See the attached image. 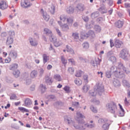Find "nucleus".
I'll return each instance as SVG.
<instances>
[{
	"instance_id": "obj_1",
	"label": "nucleus",
	"mask_w": 130,
	"mask_h": 130,
	"mask_svg": "<svg viewBox=\"0 0 130 130\" xmlns=\"http://www.w3.org/2000/svg\"><path fill=\"white\" fill-rule=\"evenodd\" d=\"M104 92V86L103 85L101 84L100 83H96L94 87V90H92L89 91V94L90 96H95L97 95V93L101 96L102 93Z\"/></svg>"
},
{
	"instance_id": "obj_2",
	"label": "nucleus",
	"mask_w": 130,
	"mask_h": 130,
	"mask_svg": "<svg viewBox=\"0 0 130 130\" xmlns=\"http://www.w3.org/2000/svg\"><path fill=\"white\" fill-rule=\"evenodd\" d=\"M106 107L109 112H110V113L112 114H115L116 110H117V106H116V104L113 102L108 103L106 105Z\"/></svg>"
},
{
	"instance_id": "obj_3",
	"label": "nucleus",
	"mask_w": 130,
	"mask_h": 130,
	"mask_svg": "<svg viewBox=\"0 0 130 130\" xmlns=\"http://www.w3.org/2000/svg\"><path fill=\"white\" fill-rule=\"evenodd\" d=\"M73 126L76 129L85 130L87 128V123H85L84 120H78V125L74 124Z\"/></svg>"
},
{
	"instance_id": "obj_4",
	"label": "nucleus",
	"mask_w": 130,
	"mask_h": 130,
	"mask_svg": "<svg viewBox=\"0 0 130 130\" xmlns=\"http://www.w3.org/2000/svg\"><path fill=\"white\" fill-rule=\"evenodd\" d=\"M128 55H129V53L127 49L125 48L121 50L120 57L122 59H124V60H128Z\"/></svg>"
},
{
	"instance_id": "obj_5",
	"label": "nucleus",
	"mask_w": 130,
	"mask_h": 130,
	"mask_svg": "<svg viewBox=\"0 0 130 130\" xmlns=\"http://www.w3.org/2000/svg\"><path fill=\"white\" fill-rule=\"evenodd\" d=\"M112 54H113L112 51H109L107 54V57L109 61H111L112 63H115L116 62V57L112 55Z\"/></svg>"
},
{
	"instance_id": "obj_6",
	"label": "nucleus",
	"mask_w": 130,
	"mask_h": 130,
	"mask_svg": "<svg viewBox=\"0 0 130 130\" xmlns=\"http://www.w3.org/2000/svg\"><path fill=\"white\" fill-rule=\"evenodd\" d=\"M114 75L116 78H118L119 79L125 78V74L122 71L119 70H115L114 72Z\"/></svg>"
},
{
	"instance_id": "obj_7",
	"label": "nucleus",
	"mask_w": 130,
	"mask_h": 130,
	"mask_svg": "<svg viewBox=\"0 0 130 130\" xmlns=\"http://www.w3.org/2000/svg\"><path fill=\"white\" fill-rule=\"evenodd\" d=\"M40 12L43 20L46 21V22H48V21H49V19H50V17L49 16V15L47 14L46 11H44L43 9H41Z\"/></svg>"
},
{
	"instance_id": "obj_8",
	"label": "nucleus",
	"mask_w": 130,
	"mask_h": 130,
	"mask_svg": "<svg viewBox=\"0 0 130 130\" xmlns=\"http://www.w3.org/2000/svg\"><path fill=\"white\" fill-rule=\"evenodd\" d=\"M118 69H119V70H123L124 73H125V74L127 75H129V74H130L129 70L125 68V67L124 66L123 64L121 62L118 63Z\"/></svg>"
},
{
	"instance_id": "obj_9",
	"label": "nucleus",
	"mask_w": 130,
	"mask_h": 130,
	"mask_svg": "<svg viewBox=\"0 0 130 130\" xmlns=\"http://www.w3.org/2000/svg\"><path fill=\"white\" fill-rule=\"evenodd\" d=\"M21 6L22 8H23V9H27V8H30V7H31V5L28 2V0L21 1Z\"/></svg>"
},
{
	"instance_id": "obj_10",
	"label": "nucleus",
	"mask_w": 130,
	"mask_h": 130,
	"mask_svg": "<svg viewBox=\"0 0 130 130\" xmlns=\"http://www.w3.org/2000/svg\"><path fill=\"white\" fill-rule=\"evenodd\" d=\"M9 56L12 58H14V59L17 58V57L18 56V52L14 50L10 51L9 53Z\"/></svg>"
},
{
	"instance_id": "obj_11",
	"label": "nucleus",
	"mask_w": 130,
	"mask_h": 130,
	"mask_svg": "<svg viewBox=\"0 0 130 130\" xmlns=\"http://www.w3.org/2000/svg\"><path fill=\"white\" fill-rule=\"evenodd\" d=\"M76 9L78 12H83L85 10V6L82 4H79L77 5Z\"/></svg>"
},
{
	"instance_id": "obj_12",
	"label": "nucleus",
	"mask_w": 130,
	"mask_h": 130,
	"mask_svg": "<svg viewBox=\"0 0 130 130\" xmlns=\"http://www.w3.org/2000/svg\"><path fill=\"white\" fill-rule=\"evenodd\" d=\"M64 121L65 122H66V123H68V124H72L74 125V121H73L71 118L68 117V116H64Z\"/></svg>"
},
{
	"instance_id": "obj_13",
	"label": "nucleus",
	"mask_w": 130,
	"mask_h": 130,
	"mask_svg": "<svg viewBox=\"0 0 130 130\" xmlns=\"http://www.w3.org/2000/svg\"><path fill=\"white\" fill-rule=\"evenodd\" d=\"M32 104V101L29 98H26L24 100V106L26 107H30V106Z\"/></svg>"
},
{
	"instance_id": "obj_14",
	"label": "nucleus",
	"mask_w": 130,
	"mask_h": 130,
	"mask_svg": "<svg viewBox=\"0 0 130 130\" xmlns=\"http://www.w3.org/2000/svg\"><path fill=\"white\" fill-rule=\"evenodd\" d=\"M9 7L7 3L5 1H2L0 3V9L1 10H6Z\"/></svg>"
},
{
	"instance_id": "obj_15",
	"label": "nucleus",
	"mask_w": 130,
	"mask_h": 130,
	"mask_svg": "<svg viewBox=\"0 0 130 130\" xmlns=\"http://www.w3.org/2000/svg\"><path fill=\"white\" fill-rule=\"evenodd\" d=\"M29 41L31 46H37V45H38V43L37 41L32 38H29Z\"/></svg>"
},
{
	"instance_id": "obj_16",
	"label": "nucleus",
	"mask_w": 130,
	"mask_h": 130,
	"mask_svg": "<svg viewBox=\"0 0 130 130\" xmlns=\"http://www.w3.org/2000/svg\"><path fill=\"white\" fill-rule=\"evenodd\" d=\"M38 76V72L36 70H33L30 72V76L31 79H36Z\"/></svg>"
},
{
	"instance_id": "obj_17",
	"label": "nucleus",
	"mask_w": 130,
	"mask_h": 130,
	"mask_svg": "<svg viewBox=\"0 0 130 130\" xmlns=\"http://www.w3.org/2000/svg\"><path fill=\"white\" fill-rule=\"evenodd\" d=\"M14 43V37H8L6 40V45H11Z\"/></svg>"
},
{
	"instance_id": "obj_18",
	"label": "nucleus",
	"mask_w": 130,
	"mask_h": 130,
	"mask_svg": "<svg viewBox=\"0 0 130 130\" xmlns=\"http://www.w3.org/2000/svg\"><path fill=\"white\" fill-rule=\"evenodd\" d=\"M49 11L52 15H54V13H55V5L52 4L49 8Z\"/></svg>"
},
{
	"instance_id": "obj_19",
	"label": "nucleus",
	"mask_w": 130,
	"mask_h": 130,
	"mask_svg": "<svg viewBox=\"0 0 130 130\" xmlns=\"http://www.w3.org/2000/svg\"><path fill=\"white\" fill-rule=\"evenodd\" d=\"M99 63H100V60H99V58L91 61V66H93V67H97Z\"/></svg>"
},
{
	"instance_id": "obj_20",
	"label": "nucleus",
	"mask_w": 130,
	"mask_h": 130,
	"mask_svg": "<svg viewBox=\"0 0 130 130\" xmlns=\"http://www.w3.org/2000/svg\"><path fill=\"white\" fill-rule=\"evenodd\" d=\"M113 85L116 87H120V81L118 79H114L113 80Z\"/></svg>"
},
{
	"instance_id": "obj_21",
	"label": "nucleus",
	"mask_w": 130,
	"mask_h": 130,
	"mask_svg": "<svg viewBox=\"0 0 130 130\" xmlns=\"http://www.w3.org/2000/svg\"><path fill=\"white\" fill-rule=\"evenodd\" d=\"M61 28L62 31L63 32H68L69 30L70 29V27H69V25L67 24H63L61 26Z\"/></svg>"
},
{
	"instance_id": "obj_22",
	"label": "nucleus",
	"mask_w": 130,
	"mask_h": 130,
	"mask_svg": "<svg viewBox=\"0 0 130 130\" xmlns=\"http://www.w3.org/2000/svg\"><path fill=\"white\" fill-rule=\"evenodd\" d=\"M99 11H100L101 14H106V13H107V9H106L104 5H102L101 8L99 9Z\"/></svg>"
},
{
	"instance_id": "obj_23",
	"label": "nucleus",
	"mask_w": 130,
	"mask_h": 130,
	"mask_svg": "<svg viewBox=\"0 0 130 130\" xmlns=\"http://www.w3.org/2000/svg\"><path fill=\"white\" fill-rule=\"evenodd\" d=\"M75 11V9L72 6H70L66 9V12L68 14H73Z\"/></svg>"
},
{
	"instance_id": "obj_24",
	"label": "nucleus",
	"mask_w": 130,
	"mask_h": 130,
	"mask_svg": "<svg viewBox=\"0 0 130 130\" xmlns=\"http://www.w3.org/2000/svg\"><path fill=\"white\" fill-rule=\"evenodd\" d=\"M45 82L47 85H52V83H53V80H52V78L51 77H47Z\"/></svg>"
},
{
	"instance_id": "obj_25",
	"label": "nucleus",
	"mask_w": 130,
	"mask_h": 130,
	"mask_svg": "<svg viewBox=\"0 0 130 130\" xmlns=\"http://www.w3.org/2000/svg\"><path fill=\"white\" fill-rule=\"evenodd\" d=\"M115 26L117 27V28H119L122 27V26H123V21L118 20L117 22H116Z\"/></svg>"
},
{
	"instance_id": "obj_26",
	"label": "nucleus",
	"mask_w": 130,
	"mask_h": 130,
	"mask_svg": "<svg viewBox=\"0 0 130 130\" xmlns=\"http://www.w3.org/2000/svg\"><path fill=\"white\" fill-rule=\"evenodd\" d=\"M39 88L41 93H45V91H46V89H47L46 88V86L42 84H40Z\"/></svg>"
},
{
	"instance_id": "obj_27",
	"label": "nucleus",
	"mask_w": 130,
	"mask_h": 130,
	"mask_svg": "<svg viewBox=\"0 0 130 130\" xmlns=\"http://www.w3.org/2000/svg\"><path fill=\"white\" fill-rule=\"evenodd\" d=\"M121 44H122V42L120 41L119 40H116L115 45L117 48H120L121 47Z\"/></svg>"
},
{
	"instance_id": "obj_28",
	"label": "nucleus",
	"mask_w": 130,
	"mask_h": 130,
	"mask_svg": "<svg viewBox=\"0 0 130 130\" xmlns=\"http://www.w3.org/2000/svg\"><path fill=\"white\" fill-rule=\"evenodd\" d=\"M99 12L98 11H95L91 13L90 17L91 18H92V19H95V18H97V17H99Z\"/></svg>"
},
{
	"instance_id": "obj_29",
	"label": "nucleus",
	"mask_w": 130,
	"mask_h": 130,
	"mask_svg": "<svg viewBox=\"0 0 130 130\" xmlns=\"http://www.w3.org/2000/svg\"><path fill=\"white\" fill-rule=\"evenodd\" d=\"M43 63L45 64V63L49 60V56H47L46 54H44L43 55Z\"/></svg>"
},
{
	"instance_id": "obj_30",
	"label": "nucleus",
	"mask_w": 130,
	"mask_h": 130,
	"mask_svg": "<svg viewBox=\"0 0 130 130\" xmlns=\"http://www.w3.org/2000/svg\"><path fill=\"white\" fill-rule=\"evenodd\" d=\"M44 32L45 33V34H46V35H49V36H51L52 35L51 30H50L48 28H44Z\"/></svg>"
},
{
	"instance_id": "obj_31",
	"label": "nucleus",
	"mask_w": 130,
	"mask_h": 130,
	"mask_svg": "<svg viewBox=\"0 0 130 130\" xmlns=\"http://www.w3.org/2000/svg\"><path fill=\"white\" fill-rule=\"evenodd\" d=\"M89 89H90V86L87 84H86L83 87H82V91L84 93H87L88 91H89Z\"/></svg>"
},
{
	"instance_id": "obj_32",
	"label": "nucleus",
	"mask_w": 130,
	"mask_h": 130,
	"mask_svg": "<svg viewBox=\"0 0 130 130\" xmlns=\"http://www.w3.org/2000/svg\"><path fill=\"white\" fill-rule=\"evenodd\" d=\"M49 40L51 41V42H53V43L54 44L57 41V39L56 38V37L52 36V35L50 36Z\"/></svg>"
},
{
	"instance_id": "obj_33",
	"label": "nucleus",
	"mask_w": 130,
	"mask_h": 130,
	"mask_svg": "<svg viewBox=\"0 0 130 130\" xmlns=\"http://www.w3.org/2000/svg\"><path fill=\"white\" fill-rule=\"evenodd\" d=\"M66 48H67V51L68 52H70L71 53V54H75V52L74 51V50L70 47L69 45L66 46Z\"/></svg>"
},
{
	"instance_id": "obj_34",
	"label": "nucleus",
	"mask_w": 130,
	"mask_h": 130,
	"mask_svg": "<svg viewBox=\"0 0 130 130\" xmlns=\"http://www.w3.org/2000/svg\"><path fill=\"white\" fill-rule=\"evenodd\" d=\"M67 22L69 26H72V25H73V22H74V19H73V17L67 18Z\"/></svg>"
},
{
	"instance_id": "obj_35",
	"label": "nucleus",
	"mask_w": 130,
	"mask_h": 130,
	"mask_svg": "<svg viewBox=\"0 0 130 130\" xmlns=\"http://www.w3.org/2000/svg\"><path fill=\"white\" fill-rule=\"evenodd\" d=\"M88 37H91L92 38H94L95 37V34L93 30H89L87 32Z\"/></svg>"
},
{
	"instance_id": "obj_36",
	"label": "nucleus",
	"mask_w": 130,
	"mask_h": 130,
	"mask_svg": "<svg viewBox=\"0 0 130 130\" xmlns=\"http://www.w3.org/2000/svg\"><path fill=\"white\" fill-rule=\"evenodd\" d=\"M61 61L62 63L66 67L67 63H68V60L64 58V56H61Z\"/></svg>"
},
{
	"instance_id": "obj_37",
	"label": "nucleus",
	"mask_w": 130,
	"mask_h": 130,
	"mask_svg": "<svg viewBox=\"0 0 130 130\" xmlns=\"http://www.w3.org/2000/svg\"><path fill=\"white\" fill-rule=\"evenodd\" d=\"M94 29L97 33L101 32V27L98 25H95L94 27Z\"/></svg>"
},
{
	"instance_id": "obj_38",
	"label": "nucleus",
	"mask_w": 130,
	"mask_h": 130,
	"mask_svg": "<svg viewBox=\"0 0 130 130\" xmlns=\"http://www.w3.org/2000/svg\"><path fill=\"white\" fill-rule=\"evenodd\" d=\"M74 82L76 85H77V86H81V85H82V80H81L80 79H75Z\"/></svg>"
},
{
	"instance_id": "obj_39",
	"label": "nucleus",
	"mask_w": 130,
	"mask_h": 130,
	"mask_svg": "<svg viewBox=\"0 0 130 130\" xmlns=\"http://www.w3.org/2000/svg\"><path fill=\"white\" fill-rule=\"evenodd\" d=\"M13 74L15 77V78H18L20 76V71L15 70L13 71Z\"/></svg>"
},
{
	"instance_id": "obj_40",
	"label": "nucleus",
	"mask_w": 130,
	"mask_h": 130,
	"mask_svg": "<svg viewBox=\"0 0 130 130\" xmlns=\"http://www.w3.org/2000/svg\"><path fill=\"white\" fill-rule=\"evenodd\" d=\"M54 79L56 80V81H58V82H60L61 81V77L59 74H56L54 76Z\"/></svg>"
},
{
	"instance_id": "obj_41",
	"label": "nucleus",
	"mask_w": 130,
	"mask_h": 130,
	"mask_svg": "<svg viewBox=\"0 0 130 130\" xmlns=\"http://www.w3.org/2000/svg\"><path fill=\"white\" fill-rule=\"evenodd\" d=\"M19 110L21 111V112H29V110L22 107L18 108Z\"/></svg>"
},
{
	"instance_id": "obj_42",
	"label": "nucleus",
	"mask_w": 130,
	"mask_h": 130,
	"mask_svg": "<svg viewBox=\"0 0 130 130\" xmlns=\"http://www.w3.org/2000/svg\"><path fill=\"white\" fill-rule=\"evenodd\" d=\"M54 45L55 46V47H58L60 46V45H62V42L61 41H57L56 42H55Z\"/></svg>"
},
{
	"instance_id": "obj_43",
	"label": "nucleus",
	"mask_w": 130,
	"mask_h": 130,
	"mask_svg": "<svg viewBox=\"0 0 130 130\" xmlns=\"http://www.w3.org/2000/svg\"><path fill=\"white\" fill-rule=\"evenodd\" d=\"M123 85L125 87H127V88H129L130 84L126 80H123Z\"/></svg>"
},
{
	"instance_id": "obj_44",
	"label": "nucleus",
	"mask_w": 130,
	"mask_h": 130,
	"mask_svg": "<svg viewBox=\"0 0 130 130\" xmlns=\"http://www.w3.org/2000/svg\"><path fill=\"white\" fill-rule=\"evenodd\" d=\"M110 125V124L108 123L103 124V129H104V130L109 129Z\"/></svg>"
},
{
	"instance_id": "obj_45",
	"label": "nucleus",
	"mask_w": 130,
	"mask_h": 130,
	"mask_svg": "<svg viewBox=\"0 0 130 130\" xmlns=\"http://www.w3.org/2000/svg\"><path fill=\"white\" fill-rule=\"evenodd\" d=\"M8 37H13L15 36V31L13 30H10L8 32Z\"/></svg>"
},
{
	"instance_id": "obj_46",
	"label": "nucleus",
	"mask_w": 130,
	"mask_h": 130,
	"mask_svg": "<svg viewBox=\"0 0 130 130\" xmlns=\"http://www.w3.org/2000/svg\"><path fill=\"white\" fill-rule=\"evenodd\" d=\"M72 37H73L74 39H79V34L78 32L73 33Z\"/></svg>"
},
{
	"instance_id": "obj_47",
	"label": "nucleus",
	"mask_w": 130,
	"mask_h": 130,
	"mask_svg": "<svg viewBox=\"0 0 130 130\" xmlns=\"http://www.w3.org/2000/svg\"><path fill=\"white\" fill-rule=\"evenodd\" d=\"M82 46L85 49H88V48H89V43L88 42H84L82 44Z\"/></svg>"
},
{
	"instance_id": "obj_48",
	"label": "nucleus",
	"mask_w": 130,
	"mask_h": 130,
	"mask_svg": "<svg viewBox=\"0 0 130 130\" xmlns=\"http://www.w3.org/2000/svg\"><path fill=\"white\" fill-rule=\"evenodd\" d=\"M106 77L108 78V79H110L111 78V72L109 71L106 72Z\"/></svg>"
},
{
	"instance_id": "obj_49",
	"label": "nucleus",
	"mask_w": 130,
	"mask_h": 130,
	"mask_svg": "<svg viewBox=\"0 0 130 130\" xmlns=\"http://www.w3.org/2000/svg\"><path fill=\"white\" fill-rule=\"evenodd\" d=\"M77 117L78 118H85V116L82 114L81 112H77Z\"/></svg>"
},
{
	"instance_id": "obj_50",
	"label": "nucleus",
	"mask_w": 130,
	"mask_h": 130,
	"mask_svg": "<svg viewBox=\"0 0 130 130\" xmlns=\"http://www.w3.org/2000/svg\"><path fill=\"white\" fill-rule=\"evenodd\" d=\"M60 20L61 22H65L66 20H67V16L64 15H62L60 16Z\"/></svg>"
},
{
	"instance_id": "obj_51",
	"label": "nucleus",
	"mask_w": 130,
	"mask_h": 130,
	"mask_svg": "<svg viewBox=\"0 0 130 130\" xmlns=\"http://www.w3.org/2000/svg\"><path fill=\"white\" fill-rule=\"evenodd\" d=\"M16 69H18V64L17 63L13 64L11 68V71H14L16 70Z\"/></svg>"
},
{
	"instance_id": "obj_52",
	"label": "nucleus",
	"mask_w": 130,
	"mask_h": 130,
	"mask_svg": "<svg viewBox=\"0 0 130 130\" xmlns=\"http://www.w3.org/2000/svg\"><path fill=\"white\" fill-rule=\"evenodd\" d=\"M88 34L86 33V34H85V33H83V34H81V39H86L87 38H88Z\"/></svg>"
},
{
	"instance_id": "obj_53",
	"label": "nucleus",
	"mask_w": 130,
	"mask_h": 130,
	"mask_svg": "<svg viewBox=\"0 0 130 130\" xmlns=\"http://www.w3.org/2000/svg\"><path fill=\"white\" fill-rule=\"evenodd\" d=\"M90 108L91 111H92V112H93L94 113H97V109L95 108L94 106L92 105L90 106Z\"/></svg>"
},
{
	"instance_id": "obj_54",
	"label": "nucleus",
	"mask_w": 130,
	"mask_h": 130,
	"mask_svg": "<svg viewBox=\"0 0 130 130\" xmlns=\"http://www.w3.org/2000/svg\"><path fill=\"white\" fill-rule=\"evenodd\" d=\"M95 126V124H89L86 123V127H88V128H92V127H94Z\"/></svg>"
},
{
	"instance_id": "obj_55",
	"label": "nucleus",
	"mask_w": 130,
	"mask_h": 130,
	"mask_svg": "<svg viewBox=\"0 0 130 130\" xmlns=\"http://www.w3.org/2000/svg\"><path fill=\"white\" fill-rule=\"evenodd\" d=\"M83 80H84V83L85 84H88V75H84L83 76Z\"/></svg>"
},
{
	"instance_id": "obj_56",
	"label": "nucleus",
	"mask_w": 130,
	"mask_h": 130,
	"mask_svg": "<svg viewBox=\"0 0 130 130\" xmlns=\"http://www.w3.org/2000/svg\"><path fill=\"white\" fill-rule=\"evenodd\" d=\"M124 111H120L119 112L118 116H120L121 117H122V116H124Z\"/></svg>"
},
{
	"instance_id": "obj_57",
	"label": "nucleus",
	"mask_w": 130,
	"mask_h": 130,
	"mask_svg": "<svg viewBox=\"0 0 130 130\" xmlns=\"http://www.w3.org/2000/svg\"><path fill=\"white\" fill-rule=\"evenodd\" d=\"M83 72H82V71H79L78 72H77V73L76 74V77H78V78H79L80 77H81L82 76V73Z\"/></svg>"
},
{
	"instance_id": "obj_58",
	"label": "nucleus",
	"mask_w": 130,
	"mask_h": 130,
	"mask_svg": "<svg viewBox=\"0 0 130 130\" xmlns=\"http://www.w3.org/2000/svg\"><path fill=\"white\" fill-rule=\"evenodd\" d=\"M68 71L70 74H74V72H75V70L72 67L69 68Z\"/></svg>"
},
{
	"instance_id": "obj_59",
	"label": "nucleus",
	"mask_w": 130,
	"mask_h": 130,
	"mask_svg": "<svg viewBox=\"0 0 130 130\" xmlns=\"http://www.w3.org/2000/svg\"><path fill=\"white\" fill-rule=\"evenodd\" d=\"M116 68L115 67V66H112L111 67V72H113V74H114V72H115V71H116Z\"/></svg>"
},
{
	"instance_id": "obj_60",
	"label": "nucleus",
	"mask_w": 130,
	"mask_h": 130,
	"mask_svg": "<svg viewBox=\"0 0 130 130\" xmlns=\"http://www.w3.org/2000/svg\"><path fill=\"white\" fill-rule=\"evenodd\" d=\"M113 0H109L108 1V5L109 7H112L113 6Z\"/></svg>"
},
{
	"instance_id": "obj_61",
	"label": "nucleus",
	"mask_w": 130,
	"mask_h": 130,
	"mask_svg": "<svg viewBox=\"0 0 130 130\" xmlns=\"http://www.w3.org/2000/svg\"><path fill=\"white\" fill-rule=\"evenodd\" d=\"M64 90L67 93H70V87H69V86H65L64 87Z\"/></svg>"
},
{
	"instance_id": "obj_62",
	"label": "nucleus",
	"mask_w": 130,
	"mask_h": 130,
	"mask_svg": "<svg viewBox=\"0 0 130 130\" xmlns=\"http://www.w3.org/2000/svg\"><path fill=\"white\" fill-rule=\"evenodd\" d=\"M82 19L84 22H88L89 21V17L88 16H83Z\"/></svg>"
},
{
	"instance_id": "obj_63",
	"label": "nucleus",
	"mask_w": 130,
	"mask_h": 130,
	"mask_svg": "<svg viewBox=\"0 0 130 130\" xmlns=\"http://www.w3.org/2000/svg\"><path fill=\"white\" fill-rule=\"evenodd\" d=\"M124 103L126 106H128V105H129V102L127 101V99H126V98H125Z\"/></svg>"
},
{
	"instance_id": "obj_64",
	"label": "nucleus",
	"mask_w": 130,
	"mask_h": 130,
	"mask_svg": "<svg viewBox=\"0 0 130 130\" xmlns=\"http://www.w3.org/2000/svg\"><path fill=\"white\" fill-rule=\"evenodd\" d=\"M124 8H126V9H127V8H130V4L128 3H126L124 5Z\"/></svg>"
}]
</instances>
